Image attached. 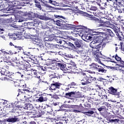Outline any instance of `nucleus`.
<instances>
[{
	"label": "nucleus",
	"mask_w": 124,
	"mask_h": 124,
	"mask_svg": "<svg viewBox=\"0 0 124 124\" xmlns=\"http://www.w3.org/2000/svg\"><path fill=\"white\" fill-rule=\"evenodd\" d=\"M104 67H102L97 63H92L90 65V68L93 70H95L97 72H98L99 74L102 75L103 73H106L107 72V69H114L115 67L108 66L104 65V64L101 63Z\"/></svg>",
	"instance_id": "obj_1"
},
{
	"label": "nucleus",
	"mask_w": 124,
	"mask_h": 124,
	"mask_svg": "<svg viewBox=\"0 0 124 124\" xmlns=\"http://www.w3.org/2000/svg\"><path fill=\"white\" fill-rule=\"evenodd\" d=\"M104 31L103 28L93 30L91 35H100V36L103 38V41L106 42L107 40H109V35L103 32Z\"/></svg>",
	"instance_id": "obj_2"
},
{
	"label": "nucleus",
	"mask_w": 124,
	"mask_h": 124,
	"mask_svg": "<svg viewBox=\"0 0 124 124\" xmlns=\"http://www.w3.org/2000/svg\"><path fill=\"white\" fill-rule=\"evenodd\" d=\"M108 92L110 94L114 95L116 98H119L120 101H124V96L121 94V93L118 92L117 89L111 86L108 88Z\"/></svg>",
	"instance_id": "obj_3"
},
{
	"label": "nucleus",
	"mask_w": 124,
	"mask_h": 124,
	"mask_svg": "<svg viewBox=\"0 0 124 124\" xmlns=\"http://www.w3.org/2000/svg\"><path fill=\"white\" fill-rule=\"evenodd\" d=\"M61 86L62 84L58 82L52 81V83L50 84V86L48 87L49 90L54 93H60V90L61 89Z\"/></svg>",
	"instance_id": "obj_4"
},
{
	"label": "nucleus",
	"mask_w": 124,
	"mask_h": 124,
	"mask_svg": "<svg viewBox=\"0 0 124 124\" xmlns=\"http://www.w3.org/2000/svg\"><path fill=\"white\" fill-rule=\"evenodd\" d=\"M84 95L82 94V93L78 92H71L69 93H67L65 94V97L66 98H69V99H73L74 98H80L81 97H83ZM73 97V98H72Z\"/></svg>",
	"instance_id": "obj_5"
},
{
	"label": "nucleus",
	"mask_w": 124,
	"mask_h": 124,
	"mask_svg": "<svg viewBox=\"0 0 124 124\" xmlns=\"http://www.w3.org/2000/svg\"><path fill=\"white\" fill-rule=\"evenodd\" d=\"M2 71L3 77H5L4 80H10V81H13V80H16V77L14 75H10L9 71L5 70Z\"/></svg>",
	"instance_id": "obj_6"
},
{
	"label": "nucleus",
	"mask_w": 124,
	"mask_h": 124,
	"mask_svg": "<svg viewBox=\"0 0 124 124\" xmlns=\"http://www.w3.org/2000/svg\"><path fill=\"white\" fill-rule=\"evenodd\" d=\"M69 39L70 41H73V43H74L75 46L78 47V48H80L82 46V41L79 40L78 39L75 38L71 36L69 37Z\"/></svg>",
	"instance_id": "obj_7"
},
{
	"label": "nucleus",
	"mask_w": 124,
	"mask_h": 124,
	"mask_svg": "<svg viewBox=\"0 0 124 124\" xmlns=\"http://www.w3.org/2000/svg\"><path fill=\"white\" fill-rule=\"evenodd\" d=\"M93 81V78L85 77L81 80V84L82 86H87V85L91 84Z\"/></svg>",
	"instance_id": "obj_8"
},
{
	"label": "nucleus",
	"mask_w": 124,
	"mask_h": 124,
	"mask_svg": "<svg viewBox=\"0 0 124 124\" xmlns=\"http://www.w3.org/2000/svg\"><path fill=\"white\" fill-rule=\"evenodd\" d=\"M66 71H68V72H74V73H76L78 72V69H77V67L76 66L67 65L66 66Z\"/></svg>",
	"instance_id": "obj_9"
},
{
	"label": "nucleus",
	"mask_w": 124,
	"mask_h": 124,
	"mask_svg": "<svg viewBox=\"0 0 124 124\" xmlns=\"http://www.w3.org/2000/svg\"><path fill=\"white\" fill-rule=\"evenodd\" d=\"M62 46L63 48H69V47H71L73 49H75V46L68 41H65L64 44Z\"/></svg>",
	"instance_id": "obj_10"
},
{
	"label": "nucleus",
	"mask_w": 124,
	"mask_h": 124,
	"mask_svg": "<svg viewBox=\"0 0 124 124\" xmlns=\"http://www.w3.org/2000/svg\"><path fill=\"white\" fill-rule=\"evenodd\" d=\"M6 121L8 123H16V122H19L20 119L17 117V116H14V117H10L6 119Z\"/></svg>",
	"instance_id": "obj_11"
},
{
	"label": "nucleus",
	"mask_w": 124,
	"mask_h": 124,
	"mask_svg": "<svg viewBox=\"0 0 124 124\" xmlns=\"http://www.w3.org/2000/svg\"><path fill=\"white\" fill-rule=\"evenodd\" d=\"M52 20L54 24H55V25H57V26H59L61 28L62 27V25H63V23H65V21H64L62 19H59V20H55V19H52Z\"/></svg>",
	"instance_id": "obj_12"
},
{
	"label": "nucleus",
	"mask_w": 124,
	"mask_h": 124,
	"mask_svg": "<svg viewBox=\"0 0 124 124\" xmlns=\"http://www.w3.org/2000/svg\"><path fill=\"white\" fill-rule=\"evenodd\" d=\"M20 64H22V65H23V67L25 70H27L28 68H30L31 66V64L29 63V62L23 61L20 62Z\"/></svg>",
	"instance_id": "obj_13"
},
{
	"label": "nucleus",
	"mask_w": 124,
	"mask_h": 124,
	"mask_svg": "<svg viewBox=\"0 0 124 124\" xmlns=\"http://www.w3.org/2000/svg\"><path fill=\"white\" fill-rule=\"evenodd\" d=\"M12 6H23V3L18 0H15L12 2Z\"/></svg>",
	"instance_id": "obj_14"
},
{
	"label": "nucleus",
	"mask_w": 124,
	"mask_h": 124,
	"mask_svg": "<svg viewBox=\"0 0 124 124\" xmlns=\"http://www.w3.org/2000/svg\"><path fill=\"white\" fill-rule=\"evenodd\" d=\"M95 59L97 61H99V59H103V56L101 54V51L96 52L94 54Z\"/></svg>",
	"instance_id": "obj_15"
},
{
	"label": "nucleus",
	"mask_w": 124,
	"mask_h": 124,
	"mask_svg": "<svg viewBox=\"0 0 124 124\" xmlns=\"http://www.w3.org/2000/svg\"><path fill=\"white\" fill-rule=\"evenodd\" d=\"M95 108H93L92 109L89 110L87 111L84 112V114L86 115V116H89V117H91L92 115H93V114H95Z\"/></svg>",
	"instance_id": "obj_16"
},
{
	"label": "nucleus",
	"mask_w": 124,
	"mask_h": 124,
	"mask_svg": "<svg viewBox=\"0 0 124 124\" xmlns=\"http://www.w3.org/2000/svg\"><path fill=\"white\" fill-rule=\"evenodd\" d=\"M61 29L62 30H71V29H72V26H71V25L69 24H63L62 25V27H61Z\"/></svg>",
	"instance_id": "obj_17"
},
{
	"label": "nucleus",
	"mask_w": 124,
	"mask_h": 124,
	"mask_svg": "<svg viewBox=\"0 0 124 124\" xmlns=\"http://www.w3.org/2000/svg\"><path fill=\"white\" fill-rule=\"evenodd\" d=\"M55 40L56 41V42H57V43H60V44H62V45H63L65 42L64 40H62V37L60 36L56 37L55 38Z\"/></svg>",
	"instance_id": "obj_18"
},
{
	"label": "nucleus",
	"mask_w": 124,
	"mask_h": 124,
	"mask_svg": "<svg viewBox=\"0 0 124 124\" xmlns=\"http://www.w3.org/2000/svg\"><path fill=\"white\" fill-rule=\"evenodd\" d=\"M115 3H116L119 7H124V0H115Z\"/></svg>",
	"instance_id": "obj_19"
},
{
	"label": "nucleus",
	"mask_w": 124,
	"mask_h": 124,
	"mask_svg": "<svg viewBox=\"0 0 124 124\" xmlns=\"http://www.w3.org/2000/svg\"><path fill=\"white\" fill-rule=\"evenodd\" d=\"M37 102H44V101H47V97L45 96L42 95L40 96L39 99L36 100Z\"/></svg>",
	"instance_id": "obj_20"
},
{
	"label": "nucleus",
	"mask_w": 124,
	"mask_h": 124,
	"mask_svg": "<svg viewBox=\"0 0 124 124\" xmlns=\"http://www.w3.org/2000/svg\"><path fill=\"white\" fill-rule=\"evenodd\" d=\"M56 65H58L59 67H60V69L62 70H64L65 71H66V68H65V64H63L62 63H59L57 62Z\"/></svg>",
	"instance_id": "obj_21"
},
{
	"label": "nucleus",
	"mask_w": 124,
	"mask_h": 124,
	"mask_svg": "<svg viewBox=\"0 0 124 124\" xmlns=\"http://www.w3.org/2000/svg\"><path fill=\"white\" fill-rule=\"evenodd\" d=\"M98 110L99 111H100V113L102 114V115L103 116L104 112L106 113V107L105 106H102L100 108H98Z\"/></svg>",
	"instance_id": "obj_22"
},
{
	"label": "nucleus",
	"mask_w": 124,
	"mask_h": 124,
	"mask_svg": "<svg viewBox=\"0 0 124 124\" xmlns=\"http://www.w3.org/2000/svg\"><path fill=\"white\" fill-rule=\"evenodd\" d=\"M24 26H26V24L27 25V29H32L33 27H34V24H33V22H28L27 23H26L25 22H24Z\"/></svg>",
	"instance_id": "obj_23"
},
{
	"label": "nucleus",
	"mask_w": 124,
	"mask_h": 124,
	"mask_svg": "<svg viewBox=\"0 0 124 124\" xmlns=\"http://www.w3.org/2000/svg\"><path fill=\"white\" fill-rule=\"evenodd\" d=\"M75 108L78 111L81 112L83 109H84V108L83 107V106L81 104H80L79 106L76 105L75 106Z\"/></svg>",
	"instance_id": "obj_24"
},
{
	"label": "nucleus",
	"mask_w": 124,
	"mask_h": 124,
	"mask_svg": "<svg viewBox=\"0 0 124 124\" xmlns=\"http://www.w3.org/2000/svg\"><path fill=\"white\" fill-rule=\"evenodd\" d=\"M95 49H96V51H98V52H101V50L103 49V45L102 44H97V46H96V47Z\"/></svg>",
	"instance_id": "obj_25"
},
{
	"label": "nucleus",
	"mask_w": 124,
	"mask_h": 124,
	"mask_svg": "<svg viewBox=\"0 0 124 124\" xmlns=\"http://www.w3.org/2000/svg\"><path fill=\"white\" fill-rule=\"evenodd\" d=\"M24 108L26 109L27 110H31V109H32V105L31 104H26L24 105Z\"/></svg>",
	"instance_id": "obj_26"
},
{
	"label": "nucleus",
	"mask_w": 124,
	"mask_h": 124,
	"mask_svg": "<svg viewBox=\"0 0 124 124\" xmlns=\"http://www.w3.org/2000/svg\"><path fill=\"white\" fill-rule=\"evenodd\" d=\"M61 121L62 122V124H68V122H69V120H68V118L67 117H63L61 119Z\"/></svg>",
	"instance_id": "obj_27"
},
{
	"label": "nucleus",
	"mask_w": 124,
	"mask_h": 124,
	"mask_svg": "<svg viewBox=\"0 0 124 124\" xmlns=\"http://www.w3.org/2000/svg\"><path fill=\"white\" fill-rule=\"evenodd\" d=\"M97 45V44L93 40L90 44V47L91 48H93V49H95Z\"/></svg>",
	"instance_id": "obj_28"
},
{
	"label": "nucleus",
	"mask_w": 124,
	"mask_h": 124,
	"mask_svg": "<svg viewBox=\"0 0 124 124\" xmlns=\"http://www.w3.org/2000/svg\"><path fill=\"white\" fill-rule=\"evenodd\" d=\"M106 31H107L108 34L110 35V36H111L112 37L115 36V34L113 32V31L111 30L107 29Z\"/></svg>",
	"instance_id": "obj_29"
},
{
	"label": "nucleus",
	"mask_w": 124,
	"mask_h": 124,
	"mask_svg": "<svg viewBox=\"0 0 124 124\" xmlns=\"http://www.w3.org/2000/svg\"><path fill=\"white\" fill-rule=\"evenodd\" d=\"M36 46L37 47L38 50L39 49V50H42V49L44 48V46H43V44H42V43H38Z\"/></svg>",
	"instance_id": "obj_30"
},
{
	"label": "nucleus",
	"mask_w": 124,
	"mask_h": 124,
	"mask_svg": "<svg viewBox=\"0 0 124 124\" xmlns=\"http://www.w3.org/2000/svg\"><path fill=\"white\" fill-rule=\"evenodd\" d=\"M109 123H112L114 124H119V122H120V119H112L109 120Z\"/></svg>",
	"instance_id": "obj_31"
},
{
	"label": "nucleus",
	"mask_w": 124,
	"mask_h": 124,
	"mask_svg": "<svg viewBox=\"0 0 124 124\" xmlns=\"http://www.w3.org/2000/svg\"><path fill=\"white\" fill-rule=\"evenodd\" d=\"M93 41L97 44H98V43L101 42L102 41V40L101 39V36L100 37H97L96 38L93 39Z\"/></svg>",
	"instance_id": "obj_32"
},
{
	"label": "nucleus",
	"mask_w": 124,
	"mask_h": 124,
	"mask_svg": "<svg viewBox=\"0 0 124 124\" xmlns=\"http://www.w3.org/2000/svg\"><path fill=\"white\" fill-rule=\"evenodd\" d=\"M45 46L50 49L54 46V45L53 44H50L49 42H46L45 43Z\"/></svg>",
	"instance_id": "obj_33"
},
{
	"label": "nucleus",
	"mask_w": 124,
	"mask_h": 124,
	"mask_svg": "<svg viewBox=\"0 0 124 124\" xmlns=\"http://www.w3.org/2000/svg\"><path fill=\"white\" fill-rule=\"evenodd\" d=\"M26 29H27L26 27L20 28L18 31V33H20L19 34H23V33H25V31L26 30Z\"/></svg>",
	"instance_id": "obj_34"
},
{
	"label": "nucleus",
	"mask_w": 124,
	"mask_h": 124,
	"mask_svg": "<svg viewBox=\"0 0 124 124\" xmlns=\"http://www.w3.org/2000/svg\"><path fill=\"white\" fill-rule=\"evenodd\" d=\"M39 40L37 38H34L32 39V42L33 44H35L36 45L37 44L39 43Z\"/></svg>",
	"instance_id": "obj_35"
},
{
	"label": "nucleus",
	"mask_w": 124,
	"mask_h": 124,
	"mask_svg": "<svg viewBox=\"0 0 124 124\" xmlns=\"http://www.w3.org/2000/svg\"><path fill=\"white\" fill-rule=\"evenodd\" d=\"M43 5L44 6H46V7H48V8H52V6L49 5L48 4V2H47L46 1H45L44 2H43Z\"/></svg>",
	"instance_id": "obj_36"
},
{
	"label": "nucleus",
	"mask_w": 124,
	"mask_h": 124,
	"mask_svg": "<svg viewBox=\"0 0 124 124\" xmlns=\"http://www.w3.org/2000/svg\"><path fill=\"white\" fill-rule=\"evenodd\" d=\"M113 31H114V32H115L117 36H118V35H119L120 34L119 33V28H116V27H113L112 28Z\"/></svg>",
	"instance_id": "obj_37"
},
{
	"label": "nucleus",
	"mask_w": 124,
	"mask_h": 124,
	"mask_svg": "<svg viewBox=\"0 0 124 124\" xmlns=\"http://www.w3.org/2000/svg\"><path fill=\"white\" fill-rule=\"evenodd\" d=\"M80 57L82 60H85L87 59V54L81 53L80 54Z\"/></svg>",
	"instance_id": "obj_38"
},
{
	"label": "nucleus",
	"mask_w": 124,
	"mask_h": 124,
	"mask_svg": "<svg viewBox=\"0 0 124 124\" xmlns=\"http://www.w3.org/2000/svg\"><path fill=\"white\" fill-rule=\"evenodd\" d=\"M15 50L16 51H17L18 52H20V51H21V50H23V47H22V46H15Z\"/></svg>",
	"instance_id": "obj_39"
},
{
	"label": "nucleus",
	"mask_w": 124,
	"mask_h": 124,
	"mask_svg": "<svg viewBox=\"0 0 124 124\" xmlns=\"http://www.w3.org/2000/svg\"><path fill=\"white\" fill-rule=\"evenodd\" d=\"M93 38H94V37L91 36L90 34L87 35V36H86V39L87 40H93Z\"/></svg>",
	"instance_id": "obj_40"
},
{
	"label": "nucleus",
	"mask_w": 124,
	"mask_h": 124,
	"mask_svg": "<svg viewBox=\"0 0 124 124\" xmlns=\"http://www.w3.org/2000/svg\"><path fill=\"white\" fill-rule=\"evenodd\" d=\"M33 22L34 27H37V26H39V24H40V21L39 20H35Z\"/></svg>",
	"instance_id": "obj_41"
},
{
	"label": "nucleus",
	"mask_w": 124,
	"mask_h": 124,
	"mask_svg": "<svg viewBox=\"0 0 124 124\" xmlns=\"http://www.w3.org/2000/svg\"><path fill=\"white\" fill-rule=\"evenodd\" d=\"M56 61L54 60H48L47 62L49 64H53L54 63H56Z\"/></svg>",
	"instance_id": "obj_42"
},
{
	"label": "nucleus",
	"mask_w": 124,
	"mask_h": 124,
	"mask_svg": "<svg viewBox=\"0 0 124 124\" xmlns=\"http://www.w3.org/2000/svg\"><path fill=\"white\" fill-rule=\"evenodd\" d=\"M68 65H70V66H77V64L75 63V62L71 61L69 64Z\"/></svg>",
	"instance_id": "obj_43"
},
{
	"label": "nucleus",
	"mask_w": 124,
	"mask_h": 124,
	"mask_svg": "<svg viewBox=\"0 0 124 124\" xmlns=\"http://www.w3.org/2000/svg\"><path fill=\"white\" fill-rule=\"evenodd\" d=\"M33 92L32 93H36V94H38L39 93V91H38V89L36 88V87H34L33 88Z\"/></svg>",
	"instance_id": "obj_44"
},
{
	"label": "nucleus",
	"mask_w": 124,
	"mask_h": 124,
	"mask_svg": "<svg viewBox=\"0 0 124 124\" xmlns=\"http://www.w3.org/2000/svg\"><path fill=\"white\" fill-rule=\"evenodd\" d=\"M37 17L39 18V19H40L41 20H45V19H46V17H45V16L39 15H37Z\"/></svg>",
	"instance_id": "obj_45"
},
{
	"label": "nucleus",
	"mask_w": 124,
	"mask_h": 124,
	"mask_svg": "<svg viewBox=\"0 0 124 124\" xmlns=\"http://www.w3.org/2000/svg\"><path fill=\"white\" fill-rule=\"evenodd\" d=\"M5 78V77H3V71H1L0 72V79H1V80H4Z\"/></svg>",
	"instance_id": "obj_46"
},
{
	"label": "nucleus",
	"mask_w": 124,
	"mask_h": 124,
	"mask_svg": "<svg viewBox=\"0 0 124 124\" xmlns=\"http://www.w3.org/2000/svg\"><path fill=\"white\" fill-rule=\"evenodd\" d=\"M119 109L116 108L112 111V112L113 113V114H114V115H119Z\"/></svg>",
	"instance_id": "obj_47"
},
{
	"label": "nucleus",
	"mask_w": 124,
	"mask_h": 124,
	"mask_svg": "<svg viewBox=\"0 0 124 124\" xmlns=\"http://www.w3.org/2000/svg\"><path fill=\"white\" fill-rule=\"evenodd\" d=\"M54 17L55 18H61V19H63V20H65V17L62 16H59L57 15H54Z\"/></svg>",
	"instance_id": "obj_48"
},
{
	"label": "nucleus",
	"mask_w": 124,
	"mask_h": 124,
	"mask_svg": "<svg viewBox=\"0 0 124 124\" xmlns=\"http://www.w3.org/2000/svg\"><path fill=\"white\" fill-rule=\"evenodd\" d=\"M117 37L121 41H124V36H120L119 34Z\"/></svg>",
	"instance_id": "obj_49"
},
{
	"label": "nucleus",
	"mask_w": 124,
	"mask_h": 124,
	"mask_svg": "<svg viewBox=\"0 0 124 124\" xmlns=\"http://www.w3.org/2000/svg\"><path fill=\"white\" fill-rule=\"evenodd\" d=\"M48 54L49 55H52V56H54V55H57L58 54V52L56 51H48Z\"/></svg>",
	"instance_id": "obj_50"
},
{
	"label": "nucleus",
	"mask_w": 124,
	"mask_h": 124,
	"mask_svg": "<svg viewBox=\"0 0 124 124\" xmlns=\"http://www.w3.org/2000/svg\"><path fill=\"white\" fill-rule=\"evenodd\" d=\"M15 84H16V86H17V87H20V88L21 87V88H26V87H27V85H22V84H20L19 83L18 84L17 82H16Z\"/></svg>",
	"instance_id": "obj_51"
},
{
	"label": "nucleus",
	"mask_w": 124,
	"mask_h": 124,
	"mask_svg": "<svg viewBox=\"0 0 124 124\" xmlns=\"http://www.w3.org/2000/svg\"><path fill=\"white\" fill-rule=\"evenodd\" d=\"M3 61L4 62H6V63H8V62H9V60H8L7 59V57H6L5 56L3 57Z\"/></svg>",
	"instance_id": "obj_52"
},
{
	"label": "nucleus",
	"mask_w": 124,
	"mask_h": 124,
	"mask_svg": "<svg viewBox=\"0 0 124 124\" xmlns=\"http://www.w3.org/2000/svg\"><path fill=\"white\" fill-rule=\"evenodd\" d=\"M40 68H41V70H42L43 71H46V70H47V68H48V67H47L46 66H41L40 67Z\"/></svg>",
	"instance_id": "obj_53"
},
{
	"label": "nucleus",
	"mask_w": 124,
	"mask_h": 124,
	"mask_svg": "<svg viewBox=\"0 0 124 124\" xmlns=\"http://www.w3.org/2000/svg\"><path fill=\"white\" fill-rule=\"evenodd\" d=\"M115 59L118 62H120L122 60V58L118 56L117 54H116L115 56Z\"/></svg>",
	"instance_id": "obj_54"
},
{
	"label": "nucleus",
	"mask_w": 124,
	"mask_h": 124,
	"mask_svg": "<svg viewBox=\"0 0 124 124\" xmlns=\"http://www.w3.org/2000/svg\"><path fill=\"white\" fill-rule=\"evenodd\" d=\"M49 3H51V4H53V5H55L56 3L57 2L56 1L52 0H48Z\"/></svg>",
	"instance_id": "obj_55"
},
{
	"label": "nucleus",
	"mask_w": 124,
	"mask_h": 124,
	"mask_svg": "<svg viewBox=\"0 0 124 124\" xmlns=\"http://www.w3.org/2000/svg\"><path fill=\"white\" fill-rule=\"evenodd\" d=\"M44 41L46 43V42H49V37H46V38H44Z\"/></svg>",
	"instance_id": "obj_56"
},
{
	"label": "nucleus",
	"mask_w": 124,
	"mask_h": 124,
	"mask_svg": "<svg viewBox=\"0 0 124 124\" xmlns=\"http://www.w3.org/2000/svg\"><path fill=\"white\" fill-rule=\"evenodd\" d=\"M53 98H54L55 99H59L60 97H59V95L57 94H54L52 96Z\"/></svg>",
	"instance_id": "obj_57"
},
{
	"label": "nucleus",
	"mask_w": 124,
	"mask_h": 124,
	"mask_svg": "<svg viewBox=\"0 0 124 124\" xmlns=\"http://www.w3.org/2000/svg\"><path fill=\"white\" fill-rule=\"evenodd\" d=\"M94 2H96L98 5H100V3H101V0H94Z\"/></svg>",
	"instance_id": "obj_58"
},
{
	"label": "nucleus",
	"mask_w": 124,
	"mask_h": 124,
	"mask_svg": "<svg viewBox=\"0 0 124 124\" xmlns=\"http://www.w3.org/2000/svg\"><path fill=\"white\" fill-rule=\"evenodd\" d=\"M49 41H53V40H54V39H55V38L54 37V36H52V35H50L49 37Z\"/></svg>",
	"instance_id": "obj_59"
},
{
	"label": "nucleus",
	"mask_w": 124,
	"mask_h": 124,
	"mask_svg": "<svg viewBox=\"0 0 124 124\" xmlns=\"http://www.w3.org/2000/svg\"><path fill=\"white\" fill-rule=\"evenodd\" d=\"M48 69H51V70H55V69H57V67L54 66L53 67H47Z\"/></svg>",
	"instance_id": "obj_60"
},
{
	"label": "nucleus",
	"mask_w": 124,
	"mask_h": 124,
	"mask_svg": "<svg viewBox=\"0 0 124 124\" xmlns=\"http://www.w3.org/2000/svg\"><path fill=\"white\" fill-rule=\"evenodd\" d=\"M84 106L85 107H88V108H91V104H90L89 103L84 104Z\"/></svg>",
	"instance_id": "obj_61"
},
{
	"label": "nucleus",
	"mask_w": 124,
	"mask_h": 124,
	"mask_svg": "<svg viewBox=\"0 0 124 124\" xmlns=\"http://www.w3.org/2000/svg\"><path fill=\"white\" fill-rule=\"evenodd\" d=\"M91 10H93V11H96L97 10V8L96 7H92L91 8Z\"/></svg>",
	"instance_id": "obj_62"
},
{
	"label": "nucleus",
	"mask_w": 124,
	"mask_h": 124,
	"mask_svg": "<svg viewBox=\"0 0 124 124\" xmlns=\"http://www.w3.org/2000/svg\"><path fill=\"white\" fill-rule=\"evenodd\" d=\"M79 64H80V65H84V64H85V60H83L79 62Z\"/></svg>",
	"instance_id": "obj_63"
},
{
	"label": "nucleus",
	"mask_w": 124,
	"mask_h": 124,
	"mask_svg": "<svg viewBox=\"0 0 124 124\" xmlns=\"http://www.w3.org/2000/svg\"><path fill=\"white\" fill-rule=\"evenodd\" d=\"M24 20L23 18H20L19 19H17V22L18 23H22V22H24Z\"/></svg>",
	"instance_id": "obj_64"
}]
</instances>
